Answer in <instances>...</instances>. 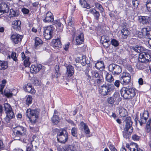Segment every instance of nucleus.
Listing matches in <instances>:
<instances>
[{"label":"nucleus","mask_w":151,"mask_h":151,"mask_svg":"<svg viewBox=\"0 0 151 151\" xmlns=\"http://www.w3.org/2000/svg\"><path fill=\"white\" fill-rule=\"evenodd\" d=\"M131 118L130 117H127L125 120L126 122L124 131L127 133H123V137L126 139L129 138L130 136V134L133 131V128L132 127V122L131 121Z\"/></svg>","instance_id":"4"},{"label":"nucleus","mask_w":151,"mask_h":151,"mask_svg":"<svg viewBox=\"0 0 151 151\" xmlns=\"http://www.w3.org/2000/svg\"><path fill=\"white\" fill-rule=\"evenodd\" d=\"M109 147L111 151H117V150L114 147V146L111 144H110L109 145Z\"/></svg>","instance_id":"59"},{"label":"nucleus","mask_w":151,"mask_h":151,"mask_svg":"<svg viewBox=\"0 0 151 151\" xmlns=\"http://www.w3.org/2000/svg\"><path fill=\"white\" fill-rule=\"evenodd\" d=\"M13 137L14 140H19L21 137L26 135L27 130L23 126H18L13 129Z\"/></svg>","instance_id":"3"},{"label":"nucleus","mask_w":151,"mask_h":151,"mask_svg":"<svg viewBox=\"0 0 151 151\" xmlns=\"http://www.w3.org/2000/svg\"><path fill=\"white\" fill-rule=\"evenodd\" d=\"M139 137L136 134H134L132 137V139L134 141H138L139 139Z\"/></svg>","instance_id":"60"},{"label":"nucleus","mask_w":151,"mask_h":151,"mask_svg":"<svg viewBox=\"0 0 151 151\" xmlns=\"http://www.w3.org/2000/svg\"><path fill=\"white\" fill-rule=\"evenodd\" d=\"M0 9L3 14L8 13L10 8L8 4L4 3H2L0 4Z\"/></svg>","instance_id":"18"},{"label":"nucleus","mask_w":151,"mask_h":151,"mask_svg":"<svg viewBox=\"0 0 151 151\" xmlns=\"http://www.w3.org/2000/svg\"><path fill=\"white\" fill-rule=\"evenodd\" d=\"M109 70L114 76H118L122 72V68L119 66L112 64L109 66Z\"/></svg>","instance_id":"9"},{"label":"nucleus","mask_w":151,"mask_h":151,"mask_svg":"<svg viewBox=\"0 0 151 151\" xmlns=\"http://www.w3.org/2000/svg\"><path fill=\"white\" fill-rule=\"evenodd\" d=\"M86 78L88 80V82H90L91 81V80H92L93 79L92 78H93V76H91L88 73H86Z\"/></svg>","instance_id":"61"},{"label":"nucleus","mask_w":151,"mask_h":151,"mask_svg":"<svg viewBox=\"0 0 151 151\" xmlns=\"http://www.w3.org/2000/svg\"><path fill=\"white\" fill-rule=\"evenodd\" d=\"M29 57L26 58V59L24 60V63L25 67L29 66L30 65V63L29 61Z\"/></svg>","instance_id":"48"},{"label":"nucleus","mask_w":151,"mask_h":151,"mask_svg":"<svg viewBox=\"0 0 151 151\" xmlns=\"http://www.w3.org/2000/svg\"><path fill=\"white\" fill-rule=\"evenodd\" d=\"M132 3L133 6L134 7V9H137L139 5V1L138 0H132Z\"/></svg>","instance_id":"47"},{"label":"nucleus","mask_w":151,"mask_h":151,"mask_svg":"<svg viewBox=\"0 0 151 151\" xmlns=\"http://www.w3.org/2000/svg\"><path fill=\"white\" fill-rule=\"evenodd\" d=\"M138 145L136 143H132L130 145L127 144L126 147L128 148L130 151H143L140 148H138Z\"/></svg>","instance_id":"15"},{"label":"nucleus","mask_w":151,"mask_h":151,"mask_svg":"<svg viewBox=\"0 0 151 151\" xmlns=\"http://www.w3.org/2000/svg\"><path fill=\"white\" fill-rule=\"evenodd\" d=\"M151 121V117L150 118L146 123V129L147 132H149L151 130V127L150 126Z\"/></svg>","instance_id":"38"},{"label":"nucleus","mask_w":151,"mask_h":151,"mask_svg":"<svg viewBox=\"0 0 151 151\" xmlns=\"http://www.w3.org/2000/svg\"><path fill=\"white\" fill-rule=\"evenodd\" d=\"M119 112L120 116L122 117L125 116L127 115V110L124 108H122L120 109Z\"/></svg>","instance_id":"37"},{"label":"nucleus","mask_w":151,"mask_h":151,"mask_svg":"<svg viewBox=\"0 0 151 151\" xmlns=\"http://www.w3.org/2000/svg\"><path fill=\"white\" fill-rule=\"evenodd\" d=\"M58 114V112L56 110H55L54 115L52 118V122L55 124H57L59 122V118L57 115Z\"/></svg>","instance_id":"29"},{"label":"nucleus","mask_w":151,"mask_h":151,"mask_svg":"<svg viewBox=\"0 0 151 151\" xmlns=\"http://www.w3.org/2000/svg\"><path fill=\"white\" fill-rule=\"evenodd\" d=\"M52 23L53 24L56 25V27H59V29L60 31L62 30L63 28V26L61 23L60 22L59 20H55Z\"/></svg>","instance_id":"34"},{"label":"nucleus","mask_w":151,"mask_h":151,"mask_svg":"<svg viewBox=\"0 0 151 151\" xmlns=\"http://www.w3.org/2000/svg\"><path fill=\"white\" fill-rule=\"evenodd\" d=\"M22 12L25 14H28L29 13V10L26 8H24L22 9Z\"/></svg>","instance_id":"64"},{"label":"nucleus","mask_w":151,"mask_h":151,"mask_svg":"<svg viewBox=\"0 0 151 151\" xmlns=\"http://www.w3.org/2000/svg\"><path fill=\"white\" fill-rule=\"evenodd\" d=\"M82 130H84V131L85 133L87 134H89L90 133V130L88 128V126L87 125L85 127H84L82 129Z\"/></svg>","instance_id":"53"},{"label":"nucleus","mask_w":151,"mask_h":151,"mask_svg":"<svg viewBox=\"0 0 151 151\" xmlns=\"http://www.w3.org/2000/svg\"><path fill=\"white\" fill-rule=\"evenodd\" d=\"M52 45L53 47L56 49L61 47V43L59 39L53 40Z\"/></svg>","instance_id":"25"},{"label":"nucleus","mask_w":151,"mask_h":151,"mask_svg":"<svg viewBox=\"0 0 151 151\" xmlns=\"http://www.w3.org/2000/svg\"><path fill=\"white\" fill-rule=\"evenodd\" d=\"M121 33L122 35H124V36L127 37L129 34V32L126 26H123V28L121 29Z\"/></svg>","instance_id":"35"},{"label":"nucleus","mask_w":151,"mask_h":151,"mask_svg":"<svg viewBox=\"0 0 151 151\" xmlns=\"http://www.w3.org/2000/svg\"><path fill=\"white\" fill-rule=\"evenodd\" d=\"M82 58L83 60L79 61L83 66H84L86 64H87L86 61V56H83Z\"/></svg>","instance_id":"54"},{"label":"nucleus","mask_w":151,"mask_h":151,"mask_svg":"<svg viewBox=\"0 0 151 151\" xmlns=\"http://www.w3.org/2000/svg\"><path fill=\"white\" fill-rule=\"evenodd\" d=\"M150 15L148 16H141L138 17V20L140 23L142 24H147L149 23V21H150Z\"/></svg>","instance_id":"14"},{"label":"nucleus","mask_w":151,"mask_h":151,"mask_svg":"<svg viewBox=\"0 0 151 151\" xmlns=\"http://www.w3.org/2000/svg\"><path fill=\"white\" fill-rule=\"evenodd\" d=\"M110 41L109 37L107 36H102L101 39V43L104 42H109Z\"/></svg>","instance_id":"44"},{"label":"nucleus","mask_w":151,"mask_h":151,"mask_svg":"<svg viewBox=\"0 0 151 151\" xmlns=\"http://www.w3.org/2000/svg\"><path fill=\"white\" fill-rule=\"evenodd\" d=\"M24 89L25 91L31 93H34L35 92V90L32 88V85L30 84L26 85Z\"/></svg>","instance_id":"24"},{"label":"nucleus","mask_w":151,"mask_h":151,"mask_svg":"<svg viewBox=\"0 0 151 151\" xmlns=\"http://www.w3.org/2000/svg\"><path fill=\"white\" fill-rule=\"evenodd\" d=\"M88 14L91 13L92 14L94 17L95 19L96 20H98L100 16V14L99 12L97 11L94 9H91L88 10Z\"/></svg>","instance_id":"21"},{"label":"nucleus","mask_w":151,"mask_h":151,"mask_svg":"<svg viewBox=\"0 0 151 151\" xmlns=\"http://www.w3.org/2000/svg\"><path fill=\"white\" fill-rule=\"evenodd\" d=\"M80 3L81 6L83 8L87 9H89L91 8L90 6L85 0H80Z\"/></svg>","instance_id":"32"},{"label":"nucleus","mask_w":151,"mask_h":151,"mask_svg":"<svg viewBox=\"0 0 151 151\" xmlns=\"http://www.w3.org/2000/svg\"><path fill=\"white\" fill-rule=\"evenodd\" d=\"M146 6L148 11L151 12V0L147 1Z\"/></svg>","instance_id":"46"},{"label":"nucleus","mask_w":151,"mask_h":151,"mask_svg":"<svg viewBox=\"0 0 151 151\" xmlns=\"http://www.w3.org/2000/svg\"><path fill=\"white\" fill-rule=\"evenodd\" d=\"M11 57L14 61H16L17 60V58L16 56V53L15 52H13L11 54Z\"/></svg>","instance_id":"56"},{"label":"nucleus","mask_w":151,"mask_h":151,"mask_svg":"<svg viewBox=\"0 0 151 151\" xmlns=\"http://www.w3.org/2000/svg\"><path fill=\"white\" fill-rule=\"evenodd\" d=\"M121 81L119 80H116L114 83V86L116 88H119L120 84Z\"/></svg>","instance_id":"55"},{"label":"nucleus","mask_w":151,"mask_h":151,"mask_svg":"<svg viewBox=\"0 0 151 151\" xmlns=\"http://www.w3.org/2000/svg\"><path fill=\"white\" fill-rule=\"evenodd\" d=\"M40 110L38 109H28L26 111V115L30 120L35 122L38 118Z\"/></svg>","instance_id":"6"},{"label":"nucleus","mask_w":151,"mask_h":151,"mask_svg":"<svg viewBox=\"0 0 151 151\" xmlns=\"http://www.w3.org/2000/svg\"><path fill=\"white\" fill-rule=\"evenodd\" d=\"M105 78L106 81L109 83L112 82L114 80L113 77L111 74L110 73H107Z\"/></svg>","instance_id":"31"},{"label":"nucleus","mask_w":151,"mask_h":151,"mask_svg":"<svg viewBox=\"0 0 151 151\" xmlns=\"http://www.w3.org/2000/svg\"><path fill=\"white\" fill-rule=\"evenodd\" d=\"M133 10V8L130 6L129 3L127 2L125 9V11L127 14H130Z\"/></svg>","instance_id":"30"},{"label":"nucleus","mask_w":151,"mask_h":151,"mask_svg":"<svg viewBox=\"0 0 151 151\" xmlns=\"http://www.w3.org/2000/svg\"><path fill=\"white\" fill-rule=\"evenodd\" d=\"M21 22L20 20L14 21L12 23V27L16 30H19L21 29Z\"/></svg>","instance_id":"22"},{"label":"nucleus","mask_w":151,"mask_h":151,"mask_svg":"<svg viewBox=\"0 0 151 151\" xmlns=\"http://www.w3.org/2000/svg\"><path fill=\"white\" fill-rule=\"evenodd\" d=\"M8 68V63L6 61L0 60V70H5Z\"/></svg>","instance_id":"33"},{"label":"nucleus","mask_w":151,"mask_h":151,"mask_svg":"<svg viewBox=\"0 0 151 151\" xmlns=\"http://www.w3.org/2000/svg\"><path fill=\"white\" fill-rule=\"evenodd\" d=\"M39 83V81L36 77L34 78V84L35 85H38Z\"/></svg>","instance_id":"63"},{"label":"nucleus","mask_w":151,"mask_h":151,"mask_svg":"<svg viewBox=\"0 0 151 151\" xmlns=\"http://www.w3.org/2000/svg\"><path fill=\"white\" fill-rule=\"evenodd\" d=\"M111 44L115 47H117L119 45L118 41L115 39H112L111 41Z\"/></svg>","instance_id":"50"},{"label":"nucleus","mask_w":151,"mask_h":151,"mask_svg":"<svg viewBox=\"0 0 151 151\" xmlns=\"http://www.w3.org/2000/svg\"><path fill=\"white\" fill-rule=\"evenodd\" d=\"M137 90L134 87L128 86L123 87L120 90L121 95L126 100L132 99L136 95Z\"/></svg>","instance_id":"2"},{"label":"nucleus","mask_w":151,"mask_h":151,"mask_svg":"<svg viewBox=\"0 0 151 151\" xmlns=\"http://www.w3.org/2000/svg\"><path fill=\"white\" fill-rule=\"evenodd\" d=\"M54 27L52 25L47 26L45 29L44 35L45 38L47 40L51 39L52 37V33Z\"/></svg>","instance_id":"11"},{"label":"nucleus","mask_w":151,"mask_h":151,"mask_svg":"<svg viewBox=\"0 0 151 151\" xmlns=\"http://www.w3.org/2000/svg\"><path fill=\"white\" fill-rule=\"evenodd\" d=\"M119 78L121 80H123L124 85H127L130 82L131 75L126 72H123L120 75Z\"/></svg>","instance_id":"10"},{"label":"nucleus","mask_w":151,"mask_h":151,"mask_svg":"<svg viewBox=\"0 0 151 151\" xmlns=\"http://www.w3.org/2000/svg\"><path fill=\"white\" fill-rule=\"evenodd\" d=\"M84 40V38L83 33H81L76 36V44L80 45L82 44Z\"/></svg>","instance_id":"20"},{"label":"nucleus","mask_w":151,"mask_h":151,"mask_svg":"<svg viewBox=\"0 0 151 151\" xmlns=\"http://www.w3.org/2000/svg\"><path fill=\"white\" fill-rule=\"evenodd\" d=\"M116 101L115 98L113 97H109L107 99V101L108 103L110 104H114L115 101Z\"/></svg>","instance_id":"43"},{"label":"nucleus","mask_w":151,"mask_h":151,"mask_svg":"<svg viewBox=\"0 0 151 151\" xmlns=\"http://www.w3.org/2000/svg\"><path fill=\"white\" fill-rule=\"evenodd\" d=\"M132 52L140 53L139 55V61L142 63H147L151 61V53L150 51L144 52L145 49L143 47L136 45L130 47Z\"/></svg>","instance_id":"1"},{"label":"nucleus","mask_w":151,"mask_h":151,"mask_svg":"<svg viewBox=\"0 0 151 151\" xmlns=\"http://www.w3.org/2000/svg\"><path fill=\"white\" fill-rule=\"evenodd\" d=\"M95 6L101 12H102L103 11L104 9L100 4L96 3V4Z\"/></svg>","instance_id":"52"},{"label":"nucleus","mask_w":151,"mask_h":151,"mask_svg":"<svg viewBox=\"0 0 151 151\" xmlns=\"http://www.w3.org/2000/svg\"><path fill=\"white\" fill-rule=\"evenodd\" d=\"M44 22H53L54 17L53 15L50 12H48L46 14L45 18L43 20Z\"/></svg>","instance_id":"17"},{"label":"nucleus","mask_w":151,"mask_h":151,"mask_svg":"<svg viewBox=\"0 0 151 151\" xmlns=\"http://www.w3.org/2000/svg\"><path fill=\"white\" fill-rule=\"evenodd\" d=\"M70 44V43L68 42L63 46V48L65 51H67L68 50Z\"/></svg>","instance_id":"62"},{"label":"nucleus","mask_w":151,"mask_h":151,"mask_svg":"<svg viewBox=\"0 0 151 151\" xmlns=\"http://www.w3.org/2000/svg\"><path fill=\"white\" fill-rule=\"evenodd\" d=\"M23 37L18 34H13L11 37L12 41L15 44H17L21 42Z\"/></svg>","instance_id":"12"},{"label":"nucleus","mask_w":151,"mask_h":151,"mask_svg":"<svg viewBox=\"0 0 151 151\" xmlns=\"http://www.w3.org/2000/svg\"><path fill=\"white\" fill-rule=\"evenodd\" d=\"M42 68V66L40 64L32 65L30 67V70L33 71V73H36L40 71Z\"/></svg>","instance_id":"19"},{"label":"nucleus","mask_w":151,"mask_h":151,"mask_svg":"<svg viewBox=\"0 0 151 151\" xmlns=\"http://www.w3.org/2000/svg\"><path fill=\"white\" fill-rule=\"evenodd\" d=\"M57 140L60 143L64 144L68 139V133L64 129H60L57 134Z\"/></svg>","instance_id":"7"},{"label":"nucleus","mask_w":151,"mask_h":151,"mask_svg":"<svg viewBox=\"0 0 151 151\" xmlns=\"http://www.w3.org/2000/svg\"><path fill=\"white\" fill-rule=\"evenodd\" d=\"M32 96H28L27 98L26 104L27 105H29L32 103Z\"/></svg>","instance_id":"45"},{"label":"nucleus","mask_w":151,"mask_h":151,"mask_svg":"<svg viewBox=\"0 0 151 151\" xmlns=\"http://www.w3.org/2000/svg\"><path fill=\"white\" fill-rule=\"evenodd\" d=\"M105 47L107 48L109 47L110 44V42H104L101 43Z\"/></svg>","instance_id":"57"},{"label":"nucleus","mask_w":151,"mask_h":151,"mask_svg":"<svg viewBox=\"0 0 151 151\" xmlns=\"http://www.w3.org/2000/svg\"><path fill=\"white\" fill-rule=\"evenodd\" d=\"M3 94L7 98L11 97L13 96V93L10 90L8 89H5Z\"/></svg>","instance_id":"36"},{"label":"nucleus","mask_w":151,"mask_h":151,"mask_svg":"<svg viewBox=\"0 0 151 151\" xmlns=\"http://www.w3.org/2000/svg\"><path fill=\"white\" fill-rule=\"evenodd\" d=\"M67 73L68 76L71 77L74 73V68L71 65H68L66 67Z\"/></svg>","instance_id":"23"},{"label":"nucleus","mask_w":151,"mask_h":151,"mask_svg":"<svg viewBox=\"0 0 151 151\" xmlns=\"http://www.w3.org/2000/svg\"><path fill=\"white\" fill-rule=\"evenodd\" d=\"M67 28L68 29L67 32L71 35H73L75 32V29L73 26H67Z\"/></svg>","instance_id":"40"},{"label":"nucleus","mask_w":151,"mask_h":151,"mask_svg":"<svg viewBox=\"0 0 151 151\" xmlns=\"http://www.w3.org/2000/svg\"><path fill=\"white\" fill-rule=\"evenodd\" d=\"M145 35L147 38L151 39V30L150 29H149Z\"/></svg>","instance_id":"58"},{"label":"nucleus","mask_w":151,"mask_h":151,"mask_svg":"<svg viewBox=\"0 0 151 151\" xmlns=\"http://www.w3.org/2000/svg\"><path fill=\"white\" fill-rule=\"evenodd\" d=\"M35 45L34 47L37 48L38 46L40 47L42 44V40L39 37H36L34 39Z\"/></svg>","instance_id":"26"},{"label":"nucleus","mask_w":151,"mask_h":151,"mask_svg":"<svg viewBox=\"0 0 151 151\" xmlns=\"http://www.w3.org/2000/svg\"><path fill=\"white\" fill-rule=\"evenodd\" d=\"M95 67L98 69L103 70L105 68L103 61H98L95 64Z\"/></svg>","instance_id":"27"},{"label":"nucleus","mask_w":151,"mask_h":151,"mask_svg":"<svg viewBox=\"0 0 151 151\" xmlns=\"http://www.w3.org/2000/svg\"><path fill=\"white\" fill-rule=\"evenodd\" d=\"M149 29H150V27H147L146 28H144L141 30V32L144 35H145Z\"/></svg>","instance_id":"51"},{"label":"nucleus","mask_w":151,"mask_h":151,"mask_svg":"<svg viewBox=\"0 0 151 151\" xmlns=\"http://www.w3.org/2000/svg\"><path fill=\"white\" fill-rule=\"evenodd\" d=\"M149 113L147 111H145L142 115L140 114V119L138 120V121L141 126L146 122V121L149 117Z\"/></svg>","instance_id":"13"},{"label":"nucleus","mask_w":151,"mask_h":151,"mask_svg":"<svg viewBox=\"0 0 151 151\" xmlns=\"http://www.w3.org/2000/svg\"><path fill=\"white\" fill-rule=\"evenodd\" d=\"M91 73L93 76V78L94 76L95 78H99L100 76H102L101 75H99L98 72L96 70H92L91 71Z\"/></svg>","instance_id":"42"},{"label":"nucleus","mask_w":151,"mask_h":151,"mask_svg":"<svg viewBox=\"0 0 151 151\" xmlns=\"http://www.w3.org/2000/svg\"><path fill=\"white\" fill-rule=\"evenodd\" d=\"M69 150L70 151H81L80 148V144L77 142H73V144L69 147Z\"/></svg>","instance_id":"16"},{"label":"nucleus","mask_w":151,"mask_h":151,"mask_svg":"<svg viewBox=\"0 0 151 151\" xmlns=\"http://www.w3.org/2000/svg\"><path fill=\"white\" fill-rule=\"evenodd\" d=\"M96 82L99 86L103 84L104 83L103 78L102 76H100L99 78H97L96 80Z\"/></svg>","instance_id":"41"},{"label":"nucleus","mask_w":151,"mask_h":151,"mask_svg":"<svg viewBox=\"0 0 151 151\" xmlns=\"http://www.w3.org/2000/svg\"><path fill=\"white\" fill-rule=\"evenodd\" d=\"M4 107L6 115L4 119L7 123L9 122L10 119L14 118V113L12 111V109L11 106L9 104L5 103L4 104Z\"/></svg>","instance_id":"5"},{"label":"nucleus","mask_w":151,"mask_h":151,"mask_svg":"<svg viewBox=\"0 0 151 151\" xmlns=\"http://www.w3.org/2000/svg\"><path fill=\"white\" fill-rule=\"evenodd\" d=\"M77 129L76 128L73 127L71 130V134L72 135L75 137H77Z\"/></svg>","instance_id":"39"},{"label":"nucleus","mask_w":151,"mask_h":151,"mask_svg":"<svg viewBox=\"0 0 151 151\" xmlns=\"http://www.w3.org/2000/svg\"><path fill=\"white\" fill-rule=\"evenodd\" d=\"M19 11L17 9H10L9 15L11 17H17L19 15Z\"/></svg>","instance_id":"28"},{"label":"nucleus","mask_w":151,"mask_h":151,"mask_svg":"<svg viewBox=\"0 0 151 151\" xmlns=\"http://www.w3.org/2000/svg\"><path fill=\"white\" fill-rule=\"evenodd\" d=\"M68 26H69V27H70V26L73 27L74 24L73 19L72 18V17L69 18L68 20Z\"/></svg>","instance_id":"49"},{"label":"nucleus","mask_w":151,"mask_h":151,"mask_svg":"<svg viewBox=\"0 0 151 151\" xmlns=\"http://www.w3.org/2000/svg\"><path fill=\"white\" fill-rule=\"evenodd\" d=\"M112 85L110 83H105L100 87L99 91L100 93L103 96H105L109 94L112 90L111 87Z\"/></svg>","instance_id":"8"}]
</instances>
